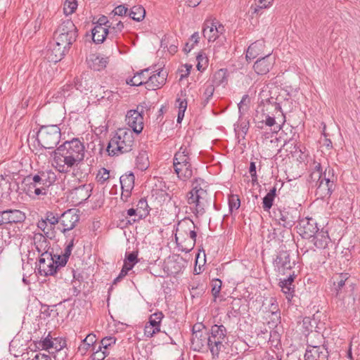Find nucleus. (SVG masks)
<instances>
[{
	"instance_id": "9d476101",
	"label": "nucleus",
	"mask_w": 360,
	"mask_h": 360,
	"mask_svg": "<svg viewBox=\"0 0 360 360\" xmlns=\"http://www.w3.org/2000/svg\"><path fill=\"white\" fill-rule=\"evenodd\" d=\"M304 360H328V351L325 345H313L307 341Z\"/></svg>"
},
{
	"instance_id": "58836bf2",
	"label": "nucleus",
	"mask_w": 360,
	"mask_h": 360,
	"mask_svg": "<svg viewBox=\"0 0 360 360\" xmlns=\"http://www.w3.org/2000/svg\"><path fill=\"white\" fill-rule=\"evenodd\" d=\"M41 176L40 181L45 183V186L49 187L56 179V174L51 170L41 171L38 172Z\"/></svg>"
},
{
	"instance_id": "69168bd1",
	"label": "nucleus",
	"mask_w": 360,
	"mask_h": 360,
	"mask_svg": "<svg viewBox=\"0 0 360 360\" xmlns=\"http://www.w3.org/2000/svg\"><path fill=\"white\" fill-rule=\"evenodd\" d=\"M203 329H205V326L202 323H196L193 325L192 328V336H194L196 333H202Z\"/></svg>"
},
{
	"instance_id": "de8ad7c7",
	"label": "nucleus",
	"mask_w": 360,
	"mask_h": 360,
	"mask_svg": "<svg viewBox=\"0 0 360 360\" xmlns=\"http://www.w3.org/2000/svg\"><path fill=\"white\" fill-rule=\"evenodd\" d=\"M77 6L76 0H65L64 4V13L65 15H70L75 12Z\"/></svg>"
},
{
	"instance_id": "f257e3e1",
	"label": "nucleus",
	"mask_w": 360,
	"mask_h": 360,
	"mask_svg": "<svg viewBox=\"0 0 360 360\" xmlns=\"http://www.w3.org/2000/svg\"><path fill=\"white\" fill-rule=\"evenodd\" d=\"M53 165L60 173H68L84 158L85 146L79 139L65 141L53 152Z\"/></svg>"
},
{
	"instance_id": "0eeeda50",
	"label": "nucleus",
	"mask_w": 360,
	"mask_h": 360,
	"mask_svg": "<svg viewBox=\"0 0 360 360\" xmlns=\"http://www.w3.org/2000/svg\"><path fill=\"white\" fill-rule=\"evenodd\" d=\"M273 217L283 227L290 229L299 218L298 212L296 209L290 207H274Z\"/></svg>"
},
{
	"instance_id": "7c9ffc66",
	"label": "nucleus",
	"mask_w": 360,
	"mask_h": 360,
	"mask_svg": "<svg viewBox=\"0 0 360 360\" xmlns=\"http://www.w3.org/2000/svg\"><path fill=\"white\" fill-rule=\"evenodd\" d=\"M6 213L8 224L22 223L26 219L25 214L19 210H6Z\"/></svg>"
},
{
	"instance_id": "bb28decb",
	"label": "nucleus",
	"mask_w": 360,
	"mask_h": 360,
	"mask_svg": "<svg viewBox=\"0 0 360 360\" xmlns=\"http://www.w3.org/2000/svg\"><path fill=\"white\" fill-rule=\"evenodd\" d=\"M174 169L178 178L184 181L188 180L193 175L191 163L175 165Z\"/></svg>"
},
{
	"instance_id": "a18cd8bd",
	"label": "nucleus",
	"mask_w": 360,
	"mask_h": 360,
	"mask_svg": "<svg viewBox=\"0 0 360 360\" xmlns=\"http://www.w3.org/2000/svg\"><path fill=\"white\" fill-rule=\"evenodd\" d=\"M116 340L117 339L112 336L105 337L101 341V343L99 345V349H102V348H103L105 350L107 351L108 347L115 344Z\"/></svg>"
},
{
	"instance_id": "f3484780",
	"label": "nucleus",
	"mask_w": 360,
	"mask_h": 360,
	"mask_svg": "<svg viewBox=\"0 0 360 360\" xmlns=\"http://www.w3.org/2000/svg\"><path fill=\"white\" fill-rule=\"evenodd\" d=\"M167 77V71L160 70L156 73L148 77L144 84L149 90H155L161 88L166 82Z\"/></svg>"
},
{
	"instance_id": "13d9d810",
	"label": "nucleus",
	"mask_w": 360,
	"mask_h": 360,
	"mask_svg": "<svg viewBox=\"0 0 360 360\" xmlns=\"http://www.w3.org/2000/svg\"><path fill=\"white\" fill-rule=\"evenodd\" d=\"M47 222H49L51 225H55L58 223H60V217H56L51 212H48L46 214V219Z\"/></svg>"
},
{
	"instance_id": "37998d69",
	"label": "nucleus",
	"mask_w": 360,
	"mask_h": 360,
	"mask_svg": "<svg viewBox=\"0 0 360 360\" xmlns=\"http://www.w3.org/2000/svg\"><path fill=\"white\" fill-rule=\"evenodd\" d=\"M107 27L109 32V33H108V37L110 39H114L117 37L118 34L122 31L124 24L122 22L119 21L115 26L108 25Z\"/></svg>"
},
{
	"instance_id": "72a5a7b5",
	"label": "nucleus",
	"mask_w": 360,
	"mask_h": 360,
	"mask_svg": "<svg viewBox=\"0 0 360 360\" xmlns=\"http://www.w3.org/2000/svg\"><path fill=\"white\" fill-rule=\"evenodd\" d=\"M135 176L133 172H129L122 175L120 178L122 189L133 190L134 187Z\"/></svg>"
},
{
	"instance_id": "680f3d73",
	"label": "nucleus",
	"mask_w": 360,
	"mask_h": 360,
	"mask_svg": "<svg viewBox=\"0 0 360 360\" xmlns=\"http://www.w3.org/2000/svg\"><path fill=\"white\" fill-rule=\"evenodd\" d=\"M153 70H154V67H149V68H145L143 70H141L139 72H137L134 75V77H137V79H139L140 80H143V82H146L147 80L148 77L145 76V74L148 73L149 71Z\"/></svg>"
},
{
	"instance_id": "f704fd0d",
	"label": "nucleus",
	"mask_w": 360,
	"mask_h": 360,
	"mask_svg": "<svg viewBox=\"0 0 360 360\" xmlns=\"http://www.w3.org/2000/svg\"><path fill=\"white\" fill-rule=\"evenodd\" d=\"M149 207L146 198H141L137 204V210L139 218L132 219V222L129 221V224H132L142 218H145L149 214Z\"/></svg>"
},
{
	"instance_id": "c85d7f7f",
	"label": "nucleus",
	"mask_w": 360,
	"mask_h": 360,
	"mask_svg": "<svg viewBox=\"0 0 360 360\" xmlns=\"http://www.w3.org/2000/svg\"><path fill=\"white\" fill-rule=\"evenodd\" d=\"M264 47V41L262 40H257L254 43L251 44L246 51V59L251 60L257 58L260 53H262Z\"/></svg>"
},
{
	"instance_id": "864d4df0",
	"label": "nucleus",
	"mask_w": 360,
	"mask_h": 360,
	"mask_svg": "<svg viewBox=\"0 0 360 360\" xmlns=\"http://www.w3.org/2000/svg\"><path fill=\"white\" fill-rule=\"evenodd\" d=\"M274 198L267 194L263 198L262 207L264 211L269 212L274 204Z\"/></svg>"
},
{
	"instance_id": "5fc2aeb1",
	"label": "nucleus",
	"mask_w": 360,
	"mask_h": 360,
	"mask_svg": "<svg viewBox=\"0 0 360 360\" xmlns=\"http://www.w3.org/2000/svg\"><path fill=\"white\" fill-rule=\"evenodd\" d=\"M40 178L41 176L38 174H37L32 178V181L30 182L29 185H34L35 186L41 188L42 189H46L47 188H49L48 186H45V183L44 181H40Z\"/></svg>"
},
{
	"instance_id": "20e7f679",
	"label": "nucleus",
	"mask_w": 360,
	"mask_h": 360,
	"mask_svg": "<svg viewBox=\"0 0 360 360\" xmlns=\"http://www.w3.org/2000/svg\"><path fill=\"white\" fill-rule=\"evenodd\" d=\"M78 37V30L71 20L63 21L53 34V40L70 49Z\"/></svg>"
},
{
	"instance_id": "473e14b6",
	"label": "nucleus",
	"mask_w": 360,
	"mask_h": 360,
	"mask_svg": "<svg viewBox=\"0 0 360 360\" xmlns=\"http://www.w3.org/2000/svg\"><path fill=\"white\" fill-rule=\"evenodd\" d=\"M214 22L207 20L204 23L203 36L208 39L209 41H214L218 35L214 33Z\"/></svg>"
},
{
	"instance_id": "4468645a",
	"label": "nucleus",
	"mask_w": 360,
	"mask_h": 360,
	"mask_svg": "<svg viewBox=\"0 0 360 360\" xmlns=\"http://www.w3.org/2000/svg\"><path fill=\"white\" fill-rule=\"evenodd\" d=\"M294 263L290 262V255L287 250H280L274 261V265L279 274H285V271L290 270Z\"/></svg>"
},
{
	"instance_id": "39448f33",
	"label": "nucleus",
	"mask_w": 360,
	"mask_h": 360,
	"mask_svg": "<svg viewBox=\"0 0 360 360\" xmlns=\"http://www.w3.org/2000/svg\"><path fill=\"white\" fill-rule=\"evenodd\" d=\"M39 144L45 149H53L59 143L60 129L56 124L41 126L38 131Z\"/></svg>"
},
{
	"instance_id": "603ef678",
	"label": "nucleus",
	"mask_w": 360,
	"mask_h": 360,
	"mask_svg": "<svg viewBox=\"0 0 360 360\" xmlns=\"http://www.w3.org/2000/svg\"><path fill=\"white\" fill-rule=\"evenodd\" d=\"M221 288V281L219 279H214L212 282V293L214 297H217L220 292Z\"/></svg>"
},
{
	"instance_id": "338daca9",
	"label": "nucleus",
	"mask_w": 360,
	"mask_h": 360,
	"mask_svg": "<svg viewBox=\"0 0 360 360\" xmlns=\"http://www.w3.org/2000/svg\"><path fill=\"white\" fill-rule=\"evenodd\" d=\"M126 83L131 86H139L144 84L143 80L137 79V77H133L132 78L127 79Z\"/></svg>"
},
{
	"instance_id": "4d7b16f0",
	"label": "nucleus",
	"mask_w": 360,
	"mask_h": 360,
	"mask_svg": "<svg viewBox=\"0 0 360 360\" xmlns=\"http://www.w3.org/2000/svg\"><path fill=\"white\" fill-rule=\"evenodd\" d=\"M96 342V335L93 333H89L86 335V337L82 340V342L84 345H86L87 347L93 346V349H95L96 346L94 345V343Z\"/></svg>"
},
{
	"instance_id": "a878e982",
	"label": "nucleus",
	"mask_w": 360,
	"mask_h": 360,
	"mask_svg": "<svg viewBox=\"0 0 360 360\" xmlns=\"http://www.w3.org/2000/svg\"><path fill=\"white\" fill-rule=\"evenodd\" d=\"M330 241L328 231H324L323 229H320L312 238L314 246L319 249H324L327 247L328 243Z\"/></svg>"
},
{
	"instance_id": "a211bd4d",
	"label": "nucleus",
	"mask_w": 360,
	"mask_h": 360,
	"mask_svg": "<svg viewBox=\"0 0 360 360\" xmlns=\"http://www.w3.org/2000/svg\"><path fill=\"white\" fill-rule=\"evenodd\" d=\"M275 63L274 57L271 53L266 54L265 56L258 59L254 64L255 71L258 75H266L272 68Z\"/></svg>"
},
{
	"instance_id": "052dcab7",
	"label": "nucleus",
	"mask_w": 360,
	"mask_h": 360,
	"mask_svg": "<svg viewBox=\"0 0 360 360\" xmlns=\"http://www.w3.org/2000/svg\"><path fill=\"white\" fill-rule=\"evenodd\" d=\"M28 193L30 194L34 193L36 195H45L46 193V189H42L41 188L34 186H28Z\"/></svg>"
},
{
	"instance_id": "7ed1b4c3",
	"label": "nucleus",
	"mask_w": 360,
	"mask_h": 360,
	"mask_svg": "<svg viewBox=\"0 0 360 360\" xmlns=\"http://www.w3.org/2000/svg\"><path fill=\"white\" fill-rule=\"evenodd\" d=\"M201 183L205 184L203 179H195L193 183V188L188 193V203L189 205H195V213L203 214L205 208L207 205L213 204L211 196L207 193V191L202 188Z\"/></svg>"
},
{
	"instance_id": "dca6fc26",
	"label": "nucleus",
	"mask_w": 360,
	"mask_h": 360,
	"mask_svg": "<svg viewBox=\"0 0 360 360\" xmlns=\"http://www.w3.org/2000/svg\"><path fill=\"white\" fill-rule=\"evenodd\" d=\"M319 230L315 219L307 218L300 224V234L303 238L311 239Z\"/></svg>"
},
{
	"instance_id": "c9c22d12",
	"label": "nucleus",
	"mask_w": 360,
	"mask_h": 360,
	"mask_svg": "<svg viewBox=\"0 0 360 360\" xmlns=\"http://www.w3.org/2000/svg\"><path fill=\"white\" fill-rule=\"evenodd\" d=\"M128 15L132 20L140 22L145 18L146 11L142 6H134L130 9Z\"/></svg>"
},
{
	"instance_id": "c03bdc74",
	"label": "nucleus",
	"mask_w": 360,
	"mask_h": 360,
	"mask_svg": "<svg viewBox=\"0 0 360 360\" xmlns=\"http://www.w3.org/2000/svg\"><path fill=\"white\" fill-rule=\"evenodd\" d=\"M250 98L248 94L243 95L241 101L238 104V112L240 115L245 114L249 109Z\"/></svg>"
},
{
	"instance_id": "f03ea898",
	"label": "nucleus",
	"mask_w": 360,
	"mask_h": 360,
	"mask_svg": "<svg viewBox=\"0 0 360 360\" xmlns=\"http://www.w3.org/2000/svg\"><path fill=\"white\" fill-rule=\"evenodd\" d=\"M134 144V136L129 129H119L107 146L109 155H119L130 152Z\"/></svg>"
},
{
	"instance_id": "8fccbe9b",
	"label": "nucleus",
	"mask_w": 360,
	"mask_h": 360,
	"mask_svg": "<svg viewBox=\"0 0 360 360\" xmlns=\"http://www.w3.org/2000/svg\"><path fill=\"white\" fill-rule=\"evenodd\" d=\"M240 206V200L238 195H232L229 198V210L232 212L234 210H237Z\"/></svg>"
},
{
	"instance_id": "e433bc0d",
	"label": "nucleus",
	"mask_w": 360,
	"mask_h": 360,
	"mask_svg": "<svg viewBox=\"0 0 360 360\" xmlns=\"http://www.w3.org/2000/svg\"><path fill=\"white\" fill-rule=\"evenodd\" d=\"M136 167L140 170H146L149 166L148 156L146 150H141L136 158Z\"/></svg>"
},
{
	"instance_id": "f8f14e48",
	"label": "nucleus",
	"mask_w": 360,
	"mask_h": 360,
	"mask_svg": "<svg viewBox=\"0 0 360 360\" xmlns=\"http://www.w3.org/2000/svg\"><path fill=\"white\" fill-rule=\"evenodd\" d=\"M75 209H70L64 212L60 217V224L62 226L61 231L65 233L66 231L73 229L79 221V215Z\"/></svg>"
},
{
	"instance_id": "cd10ccee",
	"label": "nucleus",
	"mask_w": 360,
	"mask_h": 360,
	"mask_svg": "<svg viewBox=\"0 0 360 360\" xmlns=\"http://www.w3.org/2000/svg\"><path fill=\"white\" fill-rule=\"evenodd\" d=\"M34 245L39 253L49 252V241L41 233H37L33 236Z\"/></svg>"
},
{
	"instance_id": "9b49d317",
	"label": "nucleus",
	"mask_w": 360,
	"mask_h": 360,
	"mask_svg": "<svg viewBox=\"0 0 360 360\" xmlns=\"http://www.w3.org/2000/svg\"><path fill=\"white\" fill-rule=\"evenodd\" d=\"M191 141L192 139L190 136L184 138L182 146L180 147L179 150L174 154L173 160L174 167H175V165H184L191 163V149L189 148L191 146Z\"/></svg>"
},
{
	"instance_id": "1a4fd4ad",
	"label": "nucleus",
	"mask_w": 360,
	"mask_h": 360,
	"mask_svg": "<svg viewBox=\"0 0 360 360\" xmlns=\"http://www.w3.org/2000/svg\"><path fill=\"white\" fill-rule=\"evenodd\" d=\"M55 264L51 252L41 253L37 264L39 274L44 276L57 275L59 272Z\"/></svg>"
},
{
	"instance_id": "393cba45",
	"label": "nucleus",
	"mask_w": 360,
	"mask_h": 360,
	"mask_svg": "<svg viewBox=\"0 0 360 360\" xmlns=\"http://www.w3.org/2000/svg\"><path fill=\"white\" fill-rule=\"evenodd\" d=\"M349 278L347 274H340L333 277V288L331 289L332 295L335 297H340L342 288L345 285V282Z\"/></svg>"
},
{
	"instance_id": "6e6552de",
	"label": "nucleus",
	"mask_w": 360,
	"mask_h": 360,
	"mask_svg": "<svg viewBox=\"0 0 360 360\" xmlns=\"http://www.w3.org/2000/svg\"><path fill=\"white\" fill-rule=\"evenodd\" d=\"M147 108L146 103L139 105L136 110H130L126 115V122L129 127L131 128L133 134H139L143 129V113L144 108Z\"/></svg>"
},
{
	"instance_id": "6ab92c4d",
	"label": "nucleus",
	"mask_w": 360,
	"mask_h": 360,
	"mask_svg": "<svg viewBox=\"0 0 360 360\" xmlns=\"http://www.w3.org/2000/svg\"><path fill=\"white\" fill-rule=\"evenodd\" d=\"M209 332L196 333L191 338V349L194 351L205 352L209 350Z\"/></svg>"
},
{
	"instance_id": "5701e85b",
	"label": "nucleus",
	"mask_w": 360,
	"mask_h": 360,
	"mask_svg": "<svg viewBox=\"0 0 360 360\" xmlns=\"http://www.w3.org/2000/svg\"><path fill=\"white\" fill-rule=\"evenodd\" d=\"M86 62L91 69L95 71H101L106 67L108 58H103L97 54L91 53L86 58Z\"/></svg>"
},
{
	"instance_id": "e2e57ef3",
	"label": "nucleus",
	"mask_w": 360,
	"mask_h": 360,
	"mask_svg": "<svg viewBox=\"0 0 360 360\" xmlns=\"http://www.w3.org/2000/svg\"><path fill=\"white\" fill-rule=\"evenodd\" d=\"M128 8L124 5H120L115 8L112 13L115 15L123 16L127 13Z\"/></svg>"
},
{
	"instance_id": "4c0bfd02",
	"label": "nucleus",
	"mask_w": 360,
	"mask_h": 360,
	"mask_svg": "<svg viewBox=\"0 0 360 360\" xmlns=\"http://www.w3.org/2000/svg\"><path fill=\"white\" fill-rule=\"evenodd\" d=\"M332 171L333 169L328 167L326 168L323 172H311L308 181L311 184V186L314 187L319 182V181L323 179L324 176H326L327 172L328 173L329 175L330 172Z\"/></svg>"
},
{
	"instance_id": "3c124183",
	"label": "nucleus",
	"mask_w": 360,
	"mask_h": 360,
	"mask_svg": "<svg viewBox=\"0 0 360 360\" xmlns=\"http://www.w3.org/2000/svg\"><path fill=\"white\" fill-rule=\"evenodd\" d=\"M110 178L109 170L102 168L96 175V180L101 184H103Z\"/></svg>"
},
{
	"instance_id": "2eb2a0df",
	"label": "nucleus",
	"mask_w": 360,
	"mask_h": 360,
	"mask_svg": "<svg viewBox=\"0 0 360 360\" xmlns=\"http://www.w3.org/2000/svg\"><path fill=\"white\" fill-rule=\"evenodd\" d=\"M314 187L316 188V195H317L318 198L323 199L330 196L335 190V185L333 179H330L329 177L324 176L323 179L319 181Z\"/></svg>"
},
{
	"instance_id": "c756f323",
	"label": "nucleus",
	"mask_w": 360,
	"mask_h": 360,
	"mask_svg": "<svg viewBox=\"0 0 360 360\" xmlns=\"http://www.w3.org/2000/svg\"><path fill=\"white\" fill-rule=\"evenodd\" d=\"M108 29L100 25H95L91 30L92 39L96 44H101L108 36Z\"/></svg>"
},
{
	"instance_id": "ea45409f",
	"label": "nucleus",
	"mask_w": 360,
	"mask_h": 360,
	"mask_svg": "<svg viewBox=\"0 0 360 360\" xmlns=\"http://www.w3.org/2000/svg\"><path fill=\"white\" fill-rule=\"evenodd\" d=\"M208 332L224 340H227V330L223 325L215 324L211 327Z\"/></svg>"
},
{
	"instance_id": "09e8293b",
	"label": "nucleus",
	"mask_w": 360,
	"mask_h": 360,
	"mask_svg": "<svg viewBox=\"0 0 360 360\" xmlns=\"http://www.w3.org/2000/svg\"><path fill=\"white\" fill-rule=\"evenodd\" d=\"M74 247V238H72L68 245L65 248L64 252L62 255V258L63 260L61 261V264H66L68 260L71 255L72 248Z\"/></svg>"
},
{
	"instance_id": "bf43d9fd",
	"label": "nucleus",
	"mask_w": 360,
	"mask_h": 360,
	"mask_svg": "<svg viewBox=\"0 0 360 360\" xmlns=\"http://www.w3.org/2000/svg\"><path fill=\"white\" fill-rule=\"evenodd\" d=\"M249 172L252 178V183L254 185L257 182V175L256 171V165L255 162H250Z\"/></svg>"
},
{
	"instance_id": "774afa93",
	"label": "nucleus",
	"mask_w": 360,
	"mask_h": 360,
	"mask_svg": "<svg viewBox=\"0 0 360 360\" xmlns=\"http://www.w3.org/2000/svg\"><path fill=\"white\" fill-rule=\"evenodd\" d=\"M176 103L178 105V108L179 112H185L187 108V101L186 99H176Z\"/></svg>"
},
{
	"instance_id": "6e6d98bb",
	"label": "nucleus",
	"mask_w": 360,
	"mask_h": 360,
	"mask_svg": "<svg viewBox=\"0 0 360 360\" xmlns=\"http://www.w3.org/2000/svg\"><path fill=\"white\" fill-rule=\"evenodd\" d=\"M108 354L109 352L105 349L102 351L98 347L96 351L92 354L91 358L92 360H103Z\"/></svg>"
},
{
	"instance_id": "2f4dec72",
	"label": "nucleus",
	"mask_w": 360,
	"mask_h": 360,
	"mask_svg": "<svg viewBox=\"0 0 360 360\" xmlns=\"http://www.w3.org/2000/svg\"><path fill=\"white\" fill-rule=\"evenodd\" d=\"M212 83L214 86H225L228 82V72L226 69H220L217 70L212 77Z\"/></svg>"
},
{
	"instance_id": "49530a36",
	"label": "nucleus",
	"mask_w": 360,
	"mask_h": 360,
	"mask_svg": "<svg viewBox=\"0 0 360 360\" xmlns=\"http://www.w3.org/2000/svg\"><path fill=\"white\" fill-rule=\"evenodd\" d=\"M138 252L137 251H132L131 252H126L125 254V259L124 261V264H131L132 268L134 267V264L138 262Z\"/></svg>"
},
{
	"instance_id": "a19ab883",
	"label": "nucleus",
	"mask_w": 360,
	"mask_h": 360,
	"mask_svg": "<svg viewBox=\"0 0 360 360\" xmlns=\"http://www.w3.org/2000/svg\"><path fill=\"white\" fill-rule=\"evenodd\" d=\"M214 92V84H207L205 86L204 93L202 96V102L201 105L203 107H205L212 98L213 94Z\"/></svg>"
},
{
	"instance_id": "412c9836",
	"label": "nucleus",
	"mask_w": 360,
	"mask_h": 360,
	"mask_svg": "<svg viewBox=\"0 0 360 360\" xmlns=\"http://www.w3.org/2000/svg\"><path fill=\"white\" fill-rule=\"evenodd\" d=\"M295 275L294 272L290 274L287 278L281 280L279 282V286L281 288L282 292L285 295L286 299L290 302L293 297L295 294V285L293 284Z\"/></svg>"
},
{
	"instance_id": "ddd939ff",
	"label": "nucleus",
	"mask_w": 360,
	"mask_h": 360,
	"mask_svg": "<svg viewBox=\"0 0 360 360\" xmlns=\"http://www.w3.org/2000/svg\"><path fill=\"white\" fill-rule=\"evenodd\" d=\"M164 317L162 312L158 311L149 316L148 321L144 327V335L147 338H152L160 332V323Z\"/></svg>"
},
{
	"instance_id": "b1692460",
	"label": "nucleus",
	"mask_w": 360,
	"mask_h": 360,
	"mask_svg": "<svg viewBox=\"0 0 360 360\" xmlns=\"http://www.w3.org/2000/svg\"><path fill=\"white\" fill-rule=\"evenodd\" d=\"M93 186L91 184H83L72 190V194L73 198H75L79 202L86 201L91 195Z\"/></svg>"
},
{
	"instance_id": "79ce46f5",
	"label": "nucleus",
	"mask_w": 360,
	"mask_h": 360,
	"mask_svg": "<svg viewBox=\"0 0 360 360\" xmlns=\"http://www.w3.org/2000/svg\"><path fill=\"white\" fill-rule=\"evenodd\" d=\"M39 345L43 349L46 350L49 349H54L56 351H60L63 347V345H60L59 347L58 346H54V342L53 341L50 334H49L46 338L41 340L39 342Z\"/></svg>"
},
{
	"instance_id": "aec40b11",
	"label": "nucleus",
	"mask_w": 360,
	"mask_h": 360,
	"mask_svg": "<svg viewBox=\"0 0 360 360\" xmlns=\"http://www.w3.org/2000/svg\"><path fill=\"white\" fill-rule=\"evenodd\" d=\"M69 50L70 48L65 47V46L58 44L57 41H54L48 50L49 58L51 61L57 63L65 56Z\"/></svg>"
},
{
	"instance_id": "423d86ee",
	"label": "nucleus",
	"mask_w": 360,
	"mask_h": 360,
	"mask_svg": "<svg viewBox=\"0 0 360 360\" xmlns=\"http://www.w3.org/2000/svg\"><path fill=\"white\" fill-rule=\"evenodd\" d=\"M195 225L190 219H184L178 224L175 233V240L178 243L179 239H184L188 241V247L182 249L183 251L188 252L193 248L195 244L197 233L195 231Z\"/></svg>"
},
{
	"instance_id": "0e129e2a",
	"label": "nucleus",
	"mask_w": 360,
	"mask_h": 360,
	"mask_svg": "<svg viewBox=\"0 0 360 360\" xmlns=\"http://www.w3.org/2000/svg\"><path fill=\"white\" fill-rule=\"evenodd\" d=\"M309 171L311 172H323L322 166L321 162H318L316 160H314L312 163L309 165Z\"/></svg>"
},
{
	"instance_id": "4be33fe9",
	"label": "nucleus",
	"mask_w": 360,
	"mask_h": 360,
	"mask_svg": "<svg viewBox=\"0 0 360 360\" xmlns=\"http://www.w3.org/2000/svg\"><path fill=\"white\" fill-rule=\"evenodd\" d=\"M209 350L210 351L212 359L219 358L220 352L225 348L224 340L209 333Z\"/></svg>"
}]
</instances>
